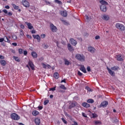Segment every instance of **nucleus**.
Here are the masks:
<instances>
[{
	"mask_svg": "<svg viewBox=\"0 0 125 125\" xmlns=\"http://www.w3.org/2000/svg\"><path fill=\"white\" fill-rule=\"evenodd\" d=\"M100 3L101 4L100 5V9L103 12H106L107 11V6L108 5V2L104 0H100Z\"/></svg>",
	"mask_w": 125,
	"mask_h": 125,
	"instance_id": "nucleus-1",
	"label": "nucleus"
},
{
	"mask_svg": "<svg viewBox=\"0 0 125 125\" xmlns=\"http://www.w3.org/2000/svg\"><path fill=\"white\" fill-rule=\"evenodd\" d=\"M75 58L80 62H83L85 61V57L83 54H77L75 56Z\"/></svg>",
	"mask_w": 125,
	"mask_h": 125,
	"instance_id": "nucleus-2",
	"label": "nucleus"
},
{
	"mask_svg": "<svg viewBox=\"0 0 125 125\" xmlns=\"http://www.w3.org/2000/svg\"><path fill=\"white\" fill-rule=\"evenodd\" d=\"M116 28L122 32L125 30V26L124 24L120 23H117L115 25Z\"/></svg>",
	"mask_w": 125,
	"mask_h": 125,
	"instance_id": "nucleus-3",
	"label": "nucleus"
},
{
	"mask_svg": "<svg viewBox=\"0 0 125 125\" xmlns=\"http://www.w3.org/2000/svg\"><path fill=\"white\" fill-rule=\"evenodd\" d=\"M50 28L51 31L53 33H56V32H57V31H58V29H57V27L55 26V25L53 24V23L50 24Z\"/></svg>",
	"mask_w": 125,
	"mask_h": 125,
	"instance_id": "nucleus-4",
	"label": "nucleus"
},
{
	"mask_svg": "<svg viewBox=\"0 0 125 125\" xmlns=\"http://www.w3.org/2000/svg\"><path fill=\"white\" fill-rule=\"evenodd\" d=\"M11 119L14 121H18V120H20V117L16 113H12L11 114Z\"/></svg>",
	"mask_w": 125,
	"mask_h": 125,
	"instance_id": "nucleus-5",
	"label": "nucleus"
},
{
	"mask_svg": "<svg viewBox=\"0 0 125 125\" xmlns=\"http://www.w3.org/2000/svg\"><path fill=\"white\" fill-rule=\"evenodd\" d=\"M21 3H22V5L23 6H25V7H29V6H30V3L29 1H27V0H22Z\"/></svg>",
	"mask_w": 125,
	"mask_h": 125,
	"instance_id": "nucleus-6",
	"label": "nucleus"
},
{
	"mask_svg": "<svg viewBox=\"0 0 125 125\" xmlns=\"http://www.w3.org/2000/svg\"><path fill=\"white\" fill-rule=\"evenodd\" d=\"M96 51V49H95V48L93 47L90 46L88 47V51H89V52H90L91 53H94Z\"/></svg>",
	"mask_w": 125,
	"mask_h": 125,
	"instance_id": "nucleus-7",
	"label": "nucleus"
},
{
	"mask_svg": "<svg viewBox=\"0 0 125 125\" xmlns=\"http://www.w3.org/2000/svg\"><path fill=\"white\" fill-rule=\"evenodd\" d=\"M32 37L33 38V39L37 40L38 42H41V36H40L39 35H33Z\"/></svg>",
	"mask_w": 125,
	"mask_h": 125,
	"instance_id": "nucleus-8",
	"label": "nucleus"
},
{
	"mask_svg": "<svg viewBox=\"0 0 125 125\" xmlns=\"http://www.w3.org/2000/svg\"><path fill=\"white\" fill-rule=\"evenodd\" d=\"M70 43H71V44H72V45H74V46L77 45V43H78L77 41L74 40V39L73 38H71L70 39Z\"/></svg>",
	"mask_w": 125,
	"mask_h": 125,
	"instance_id": "nucleus-9",
	"label": "nucleus"
},
{
	"mask_svg": "<svg viewBox=\"0 0 125 125\" xmlns=\"http://www.w3.org/2000/svg\"><path fill=\"white\" fill-rule=\"evenodd\" d=\"M107 70L108 71L109 74L112 76V77H114L115 76V72H114L112 70L110 69L109 67H107L106 68Z\"/></svg>",
	"mask_w": 125,
	"mask_h": 125,
	"instance_id": "nucleus-10",
	"label": "nucleus"
},
{
	"mask_svg": "<svg viewBox=\"0 0 125 125\" xmlns=\"http://www.w3.org/2000/svg\"><path fill=\"white\" fill-rule=\"evenodd\" d=\"M116 59L117 61H124V59L122 57V55L119 54L116 55Z\"/></svg>",
	"mask_w": 125,
	"mask_h": 125,
	"instance_id": "nucleus-11",
	"label": "nucleus"
},
{
	"mask_svg": "<svg viewBox=\"0 0 125 125\" xmlns=\"http://www.w3.org/2000/svg\"><path fill=\"white\" fill-rule=\"evenodd\" d=\"M108 105V102L104 101L102 102L101 104H100V107H107Z\"/></svg>",
	"mask_w": 125,
	"mask_h": 125,
	"instance_id": "nucleus-12",
	"label": "nucleus"
},
{
	"mask_svg": "<svg viewBox=\"0 0 125 125\" xmlns=\"http://www.w3.org/2000/svg\"><path fill=\"white\" fill-rule=\"evenodd\" d=\"M67 48L69 51H74L75 50V49L72 46L70 43L67 44Z\"/></svg>",
	"mask_w": 125,
	"mask_h": 125,
	"instance_id": "nucleus-13",
	"label": "nucleus"
},
{
	"mask_svg": "<svg viewBox=\"0 0 125 125\" xmlns=\"http://www.w3.org/2000/svg\"><path fill=\"white\" fill-rule=\"evenodd\" d=\"M60 13L63 17H67L68 16V13L66 11H62Z\"/></svg>",
	"mask_w": 125,
	"mask_h": 125,
	"instance_id": "nucleus-14",
	"label": "nucleus"
},
{
	"mask_svg": "<svg viewBox=\"0 0 125 125\" xmlns=\"http://www.w3.org/2000/svg\"><path fill=\"white\" fill-rule=\"evenodd\" d=\"M28 65L30 67L31 70H35V65L33 63V62L29 61L28 62Z\"/></svg>",
	"mask_w": 125,
	"mask_h": 125,
	"instance_id": "nucleus-15",
	"label": "nucleus"
},
{
	"mask_svg": "<svg viewBox=\"0 0 125 125\" xmlns=\"http://www.w3.org/2000/svg\"><path fill=\"white\" fill-rule=\"evenodd\" d=\"M25 23L26 25H27V27H28V29H29V30H32V29H33V28H34V27L32 25V23H31L30 22H25Z\"/></svg>",
	"mask_w": 125,
	"mask_h": 125,
	"instance_id": "nucleus-16",
	"label": "nucleus"
},
{
	"mask_svg": "<svg viewBox=\"0 0 125 125\" xmlns=\"http://www.w3.org/2000/svg\"><path fill=\"white\" fill-rule=\"evenodd\" d=\"M80 71H82L83 73L84 74H86V69H85V67H84V65H81L80 68Z\"/></svg>",
	"mask_w": 125,
	"mask_h": 125,
	"instance_id": "nucleus-17",
	"label": "nucleus"
},
{
	"mask_svg": "<svg viewBox=\"0 0 125 125\" xmlns=\"http://www.w3.org/2000/svg\"><path fill=\"white\" fill-rule=\"evenodd\" d=\"M82 105L83 107H84V108H89V107H90V104L85 102L83 103Z\"/></svg>",
	"mask_w": 125,
	"mask_h": 125,
	"instance_id": "nucleus-18",
	"label": "nucleus"
},
{
	"mask_svg": "<svg viewBox=\"0 0 125 125\" xmlns=\"http://www.w3.org/2000/svg\"><path fill=\"white\" fill-rule=\"evenodd\" d=\"M102 19L104 20H105L106 21L109 20L110 17H109V16L107 15H103L102 17Z\"/></svg>",
	"mask_w": 125,
	"mask_h": 125,
	"instance_id": "nucleus-19",
	"label": "nucleus"
},
{
	"mask_svg": "<svg viewBox=\"0 0 125 125\" xmlns=\"http://www.w3.org/2000/svg\"><path fill=\"white\" fill-rule=\"evenodd\" d=\"M35 123L36 125H40V124H41V119L39 118H35Z\"/></svg>",
	"mask_w": 125,
	"mask_h": 125,
	"instance_id": "nucleus-20",
	"label": "nucleus"
},
{
	"mask_svg": "<svg viewBox=\"0 0 125 125\" xmlns=\"http://www.w3.org/2000/svg\"><path fill=\"white\" fill-rule=\"evenodd\" d=\"M31 56L34 59L38 58V54H37V53L36 52H35V51L32 52Z\"/></svg>",
	"mask_w": 125,
	"mask_h": 125,
	"instance_id": "nucleus-21",
	"label": "nucleus"
},
{
	"mask_svg": "<svg viewBox=\"0 0 125 125\" xmlns=\"http://www.w3.org/2000/svg\"><path fill=\"white\" fill-rule=\"evenodd\" d=\"M42 67L44 68V69H46V67H47V68H50V65H49V64H47L46 65V64H45V63H42Z\"/></svg>",
	"mask_w": 125,
	"mask_h": 125,
	"instance_id": "nucleus-22",
	"label": "nucleus"
},
{
	"mask_svg": "<svg viewBox=\"0 0 125 125\" xmlns=\"http://www.w3.org/2000/svg\"><path fill=\"white\" fill-rule=\"evenodd\" d=\"M0 63L2 66H5L6 65V61L5 60H0Z\"/></svg>",
	"mask_w": 125,
	"mask_h": 125,
	"instance_id": "nucleus-23",
	"label": "nucleus"
},
{
	"mask_svg": "<svg viewBox=\"0 0 125 125\" xmlns=\"http://www.w3.org/2000/svg\"><path fill=\"white\" fill-rule=\"evenodd\" d=\"M74 107H76V104H75L74 103H72L69 105L68 108L69 109H72V108H74Z\"/></svg>",
	"mask_w": 125,
	"mask_h": 125,
	"instance_id": "nucleus-24",
	"label": "nucleus"
},
{
	"mask_svg": "<svg viewBox=\"0 0 125 125\" xmlns=\"http://www.w3.org/2000/svg\"><path fill=\"white\" fill-rule=\"evenodd\" d=\"M54 78L57 80H58V79H59V74H58V72H55L54 74Z\"/></svg>",
	"mask_w": 125,
	"mask_h": 125,
	"instance_id": "nucleus-25",
	"label": "nucleus"
},
{
	"mask_svg": "<svg viewBox=\"0 0 125 125\" xmlns=\"http://www.w3.org/2000/svg\"><path fill=\"white\" fill-rule=\"evenodd\" d=\"M64 64L65 65H66L67 66H69V65H70V64H71V62H69L68 61V60H67L66 59L64 60Z\"/></svg>",
	"mask_w": 125,
	"mask_h": 125,
	"instance_id": "nucleus-26",
	"label": "nucleus"
},
{
	"mask_svg": "<svg viewBox=\"0 0 125 125\" xmlns=\"http://www.w3.org/2000/svg\"><path fill=\"white\" fill-rule=\"evenodd\" d=\"M39 114H40V112L37 110H34L32 112V115L33 116H37Z\"/></svg>",
	"mask_w": 125,
	"mask_h": 125,
	"instance_id": "nucleus-27",
	"label": "nucleus"
},
{
	"mask_svg": "<svg viewBox=\"0 0 125 125\" xmlns=\"http://www.w3.org/2000/svg\"><path fill=\"white\" fill-rule=\"evenodd\" d=\"M13 58L15 60V61H17V62H20L21 59L20 58H18V57H15L13 56Z\"/></svg>",
	"mask_w": 125,
	"mask_h": 125,
	"instance_id": "nucleus-28",
	"label": "nucleus"
},
{
	"mask_svg": "<svg viewBox=\"0 0 125 125\" xmlns=\"http://www.w3.org/2000/svg\"><path fill=\"white\" fill-rule=\"evenodd\" d=\"M12 5L14 9H15L16 10H18V9H19V7L16 5L15 4H12Z\"/></svg>",
	"mask_w": 125,
	"mask_h": 125,
	"instance_id": "nucleus-29",
	"label": "nucleus"
},
{
	"mask_svg": "<svg viewBox=\"0 0 125 125\" xmlns=\"http://www.w3.org/2000/svg\"><path fill=\"white\" fill-rule=\"evenodd\" d=\"M87 103H94V100L93 99H89L87 100Z\"/></svg>",
	"mask_w": 125,
	"mask_h": 125,
	"instance_id": "nucleus-30",
	"label": "nucleus"
},
{
	"mask_svg": "<svg viewBox=\"0 0 125 125\" xmlns=\"http://www.w3.org/2000/svg\"><path fill=\"white\" fill-rule=\"evenodd\" d=\"M95 125H102V123L101 121H95Z\"/></svg>",
	"mask_w": 125,
	"mask_h": 125,
	"instance_id": "nucleus-31",
	"label": "nucleus"
},
{
	"mask_svg": "<svg viewBox=\"0 0 125 125\" xmlns=\"http://www.w3.org/2000/svg\"><path fill=\"white\" fill-rule=\"evenodd\" d=\"M20 36H21V37H23V36H24V31H23V30L21 29L20 30Z\"/></svg>",
	"mask_w": 125,
	"mask_h": 125,
	"instance_id": "nucleus-32",
	"label": "nucleus"
},
{
	"mask_svg": "<svg viewBox=\"0 0 125 125\" xmlns=\"http://www.w3.org/2000/svg\"><path fill=\"white\" fill-rule=\"evenodd\" d=\"M111 70H114V71H117V70H119L118 66H114L111 67Z\"/></svg>",
	"mask_w": 125,
	"mask_h": 125,
	"instance_id": "nucleus-33",
	"label": "nucleus"
},
{
	"mask_svg": "<svg viewBox=\"0 0 125 125\" xmlns=\"http://www.w3.org/2000/svg\"><path fill=\"white\" fill-rule=\"evenodd\" d=\"M55 2L58 4H62V2L59 0H55Z\"/></svg>",
	"mask_w": 125,
	"mask_h": 125,
	"instance_id": "nucleus-34",
	"label": "nucleus"
},
{
	"mask_svg": "<svg viewBox=\"0 0 125 125\" xmlns=\"http://www.w3.org/2000/svg\"><path fill=\"white\" fill-rule=\"evenodd\" d=\"M60 88H61V89H63L64 90H65L66 89V87H65V85H61L60 86Z\"/></svg>",
	"mask_w": 125,
	"mask_h": 125,
	"instance_id": "nucleus-35",
	"label": "nucleus"
},
{
	"mask_svg": "<svg viewBox=\"0 0 125 125\" xmlns=\"http://www.w3.org/2000/svg\"><path fill=\"white\" fill-rule=\"evenodd\" d=\"M48 103H49V100H45V101L43 102V105H47V104H48Z\"/></svg>",
	"mask_w": 125,
	"mask_h": 125,
	"instance_id": "nucleus-36",
	"label": "nucleus"
},
{
	"mask_svg": "<svg viewBox=\"0 0 125 125\" xmlns=\"http://www.w3.org/2000/svg\"><path fill=\"white\" fill-rule=\"evenodd\" d=\"M12 39H13V40H17L18 38H17V36H16V35H12Z\"/></svg>",
	"mask_w": 125,
	"mask_h": 125,
	"instance_id": "nucleus-37",
	"label": "nucleus"
},
{
	"mask_svg": "<svg viewBox=\"0 0 125 125\" xmlns=\"http://www.w3.org/2000/svg\"><path fill=\"white\" fill-rule=\"evenodd\" d=\"M85 89H86V90H87V91H92V90H91V89L88 87V86H86Z\"/></svg>",
	"mask_w": 125,
	"mask_h": 125,
	"instance_id": "nucleus-38",
	"label": "nucleus"
},
{
	"mask_svg": "<svg viewBox=\"0 0 125 125\" xmlns=\"http://www.w3.org/2000/svg\"><path fill=\"white\" fill-rule=\"evenodd\" d=\"M19 53L20 54H23V49L21 48L19 49Z\"/></svg>",
	"mask_w": 125,
	"mask_h": 125,
	"instance_id": "nucleus-39",
	"label": "nucleus"
},
{
	"mask_svg": "<svg viewBox=\"0 0 125 125\" xmlns=\"http://www.w3.org/2000/svg\"><path fill=\"white\" fill-rule=\"evenodd\" d=\"M92 118H97V117H98V116L97 115V114H96V113H92Z\"/></svg>",
	"mask_w": 125,
	"mask_h": 125,
	"instance_id": "nucleus-40",
	"label": "nucleus"
},
{
	"mask_svg": "<svg viewBox=\"0 0 125 125\" xmlns=\"http://www.w3.org/2000/svg\"><path fill=\"white\" fill-rule=\"evenodd\" d=\"M6 40L4 41V42H10V40H9V39H8V38H7V37H5Z\"/></svg>",
	"mask_w": 125,
	"mask_h": 125,
	"instance_id": "nucleus-41",
	"label": "nucleus"
},
{
	"mask_svg": "<svg viewBox=\"0 0 125 125\" xmlns=\"http://www.w3.org/2000/svg\"><path fill=\"white\" fill-rule=\"evenodd\" d=\"M50 90H51V91H54L56 90V86H55L52 88H50Z\"/></svg>",
	"mask_w": 125,
	"mask_h": 125,
	"instance_id": "nucleus-42",
	"label": "nucleus"
},
{
	"mask_svg": "<svg viewBox=\"0 0 125 125\" xmlns=\"http://www.w3.org/2000/svg\"><path fill=\"white\" fill-rule=\"evenodd\" d=\"M62 121L63 123H64V124H65V125H66L67 124V121L63 118H62Z\"/></svg>",
	"mask_w": 125,
	"mask_h": 125,
	"instance_id": "nucleus-43",
	"label": "nucleus"
},
{
	"mask_svg": "<svg viewBox=\"0 0 125 125\" xmlns=\"http://www.w3.org/2000/svg\"><path fill=\"white\" fill-rule=\"evenodd\" d=\"M41 37L42 39H44V38H45V37H46V35L44 34H42L41 35Z\"/></svg>",
	"mask_w": 125,
	"mask_h": 125,
	"instance_id": "nucleus-44",
	"label": "nucleus"
},
{
	"mask_svg": "<svg viewBox=\"0 0 125 125\" xmlns=\"http://www.w3.org/2000/svg\"><path fill=\"white\" fill-rule=\"evenodd\" d=\"M10 51H11V52H12V53L15 54V53H16L15 50H14L13 49H11Z\"/></svg>",
	"mask_w": 125,
	"mask_h": 125,
	"instance_id": "nucleus-45",
	"label": "nucleus"
},
{
	"mask_svg": "<svg viewBox=\"0 0 125 125\" xmlns=\"http://www.w3.org/2000/svg\"><path fill=\"white\" fill-rule=\"evenodd\" d=\"M82 116L83 117H84V118H87L86 114L83 112L82 113Z\"/></svg>",
	"mask_w": 125,
	"mask_h": 125,
	"instance_id": "nucleus-46",
	"label": "nucleus"
},
{
	"mask_svg": "<svg viewBox=\"0 0 125 125\" xmlns=\"http://www.w3.org/2000/svg\"><path fill=\"white\" fill-rule=\"evenodd\" d=\"M78 76H83V73L82 72H81V71H78Z\"/></svg>",
	"mask_w": 125,
	"mask_h": 125,
	"instance_id": "nucleus-47",
	"label": "nucleus"
},
{
	"mask_svg": "<svg viewBox=\"0 0 125 125\" xmlns=\"http://www.w3.org/2000/svg\"><path fill=\"white\" fill-rule=\"evenodd\" d=\"M44 1L45 2L46 4H47V5L50 4V2H49L48 1H46V0H45Z\"/></svg>",
	"mask_w": 125,
	"mask_h": 125,
	"instance_id": "nucleus-48",
	"label": "nucleus"
},
{
	"mask_svg": "<svg viewBox=\"0 0 125 125\" xmlns=\"http://www.w3.org/2000/svg\"><path fill=\"white\" fill-rule=\"evenodd\" d=\"M20 28H21V29H25V26L23 24H21L20 25Z\"/></svg>",
	"mask_w": 125,
	"mask_h": 125,
	"instance_id": "nucleus-49",
	"label": "nucleus"
},
{
	"mask_svg": "<svg viewBox=\"0 0 125 125\" xmlns=\"http://www.w3.org/2000/svg\"><path fill=\"white\" fill-rule=\"evenodd\" d=\"M26 37H27V39H32V36H31V35H30L29 34H27L26 35Z\"/></svg>",
	"mask_w": 125,
	"mask_h": 125,
	"instance_id": "nucleus-50",
	"label": "nucleus"
},
{
	"mask_svg": "<svg viewBox=\"0 0 125 125\" xmlns=\"http://www.w3.org/2000/svg\"><path fill=\"white\" fill-rule=\"evenodd\" d=\"M2 12H4L5 14H7V10L6 9H3Z\"/></svg>",
	"mask_w": 125,
	"mask_h": 125,
	"instance_id": "nucleus-51",
	"label": "nucleus"
},
{
	"mask_svg": "<svg viewBox=\"0 0 125 125\" xmlns=\"http://www.w3.org/2000/svg\"><path fill=\"white\" fill-rule=\"evenodd\" d=\"M23 54L25 56L27 55V54H28V52L27 51H26V50L24 51H23Z\"/></svg>",
	"mask_w": 125,
	"mask_h": 125,
	"instance_id": "nucleus-52",
	"label": "nucleus"
},
{
	"mask_svg": "<svg viewBox=\"0 0 125 125\" xmlns=\"http://www.w3.org/2000/svg\"><path fill=\"white\" fill-rule=\"evenodd\" d=\"M90 70H91V69H90V67L87 66V71L88 72H90Z\"/></svg>",
	"mask_w": 125,
	"mask_h": 125,
	"instance_id": "nucleus-53",
	"label": "nucleus"
},
{
	"mask_svg": "<svg viewBox=\"0 0 125 125\" xmlns=\"http://www.w3.org/2000/svg\"><path fill=\"white\" fill-rule=\"evenodd\" d=\"M12 45H14V46H17V43L16 42H13L12 43Z\"/></svg>",
	"mask_w": 125,
	"mask_h": 125,
	"instance_id": "nucleus-54",
	"label": "nucleus"
},
{
	"mask_svg": "<svg viewBox=\"0 0 125 125\" xmlns=\"http://www.w3.org/2000/svg\"><path fill=\"white\" fill-rule=\"evenodd\" d=\"M43 108V107H42V106H38V109H39L40 110H42V108Z\"/></svg>",
	"mask_w": 125,
	"mask_h": 125,
	"instance_id": "nucleus-55",
	"label": "nucleus"
},
{
	"mask_svg": "<svg viewBox=\"0 0 125 125\" xmlns=\"http://www.w3.org/2000/svg\"><path fill=\"white\" fill-rule=\"evenodd\" d=\"M3 41H4V38H0V42H2Z\"/></svg>",
	"mask_w": 125,
	"mask_h": 125,
	"instance_id": "nucleus-56",
	"label": "nucleus"
},
{
	"mask_svg": "<svg viewBox=\"0 0 125 125\" xmlns=\"http://www.w3.org/2000/svg\"><path fill=\"white\" fill-rule=\"evenodd\" d=\"M99 39H100V36H96L95 37V39L96 40H99Z\"/></svg>",
	"mask_w": 125,
	"mask_h": 125,
	"instance_id": "nucleus-57",
	"label": "nucleus"
},
{
	"mask_svg": "<svg viewBox=\"0 0 125 125\" xmlns=\"http://www.w3.org/2000/svg\"><path fill=\"white\" fill-rule=\"evenodd\" d=\"M7 15H8V16H11L12 15V13L9 12L8 13Z\"/></svg>",
	"mask_w": 125,
	"mask_h": 125,
	"instance_id": "nucleus-58",
	"label": "nucleus"
},
{
	"mask_svg": "<svg viewBox=\"0 0 125 125\" xmlns=\"http://www.w3.org/2000/svg\"><path fill=\"white\" fill-rule=\"evenodd\" d=\"M1 45H2V46H5L6 44L4 42H3L1 43Z\"/></svg>",
	"mask_w": 125,
	"mask_h": 125,
	"instance_id": "nucleus-59",
	"label": "nucleus"
},
{
	"mask_svg": "<svg viewBox=\"0 0 125 125\" xmlns=\"http://www.w3.org/2000/svg\"><path fill=\"white\" fill-rule=\"evenodd\" d=\"M61 83H66V79H63L62 80Z\"/></svg>",
	"mask_w": 125,
	"mask_h": 125,
	"instance_id": "nucleus-60",
	"label": "nucleus"
},
{
	"mask_svg": "<svg viewBox=\"0 0 125 125\" xmlns=\"http://www.w3.org/2000/svg\"><path fill=\"white\" fill-rule=\"evenodd\" d=\"M74 124L72 125H78V123L76 121L73 122Z\"/></svg>",
	"mask_w": 125,
	"mask_h": 125,
	"instance_id": "nucleus-61",
	"label": "nucleus"
},
{
	"mask_svg": "<svg viewBox=\"0 0 125 125\" xmlns=\"http://www.w3.org/2000/svg\"><path fill=\"white\" fill-rule=\"evenodd\" d=\"M0 59H4V57L2 55H0Z\"/></svg>",
	"mask_w": 125,
	"mask_h": 125,
	"instance_id": "nucleus-62",
	"label": "nucleus"
},
{
	"mask_svg": "<svg viewBox=\"0 0 125 125\" xmlns=\"http://www.w3.org/2000/svg\"><path fill=\"white\" fill-rule=\"evenodd\" d=\"M85 17L87 20H89V17L87 15H85Z\"/></svg>",
	"mask_w": 125,
	"mask_h": 125,
	"instance_id": "nucleus-63",
	"label": "nucleus"
},
{
	"mask_svg": "<svg viewBox=\"0 0 125 125\" xmlns=\"http://www.w3.org/2000/svg\"><path fill=\"white\" fill-rule=\"evenodd\" d=\"M5 8H6V9H9L10 8V7H9L8 5L5 6Z\"/></svg>",
	"mask_w": 125,
	"mask_h": 125,
	"instance_id": "nucleus-64",
	"label": "nucleus"
}]
</instances>
